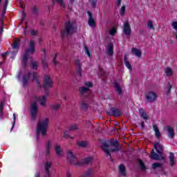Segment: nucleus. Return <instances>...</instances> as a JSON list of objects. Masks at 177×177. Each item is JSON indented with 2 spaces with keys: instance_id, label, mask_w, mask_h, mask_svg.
Segmentation results:
<instances>
[{
  "instance_id": "obj_21",
  "label": "nucleus",
  "mask_w": 177,
  "mask_h": 177,
  "mask_svg": "<svg viewBox=\"0 0 177 177\" xmlns=\"http://www.w3.org/2000/svg\"><path fill=\"white\" fill-rule=\"evenodd\" d=\"M165 74L166 77H172L174 72H172V69L169 67H167L165 69Z\"/></svg>"
},
{
  "instance_id": "obj_28",
  "label": "nucleus",
  "mask_w": 177,
  "mask_h": 177,
  "mask_svg": "<svg viewBox=\"0 0 177 177\" xmlns=\"http://www.w3.org/2000/svg\"><path fill=\"white\" fill-rule=\"evenodd\" d=\"M55 2H57L59 5L61 6L62 9H64L66 8V2L63 0H54Z\"/></svg>"
},
{
  "instance_id": "obj_61",
  "label": "nucleus",
  "mask_w": 177,
  "mask_h": 177,
  "mask_svg": "<svg viewBox=\"0 0 177 177\" xmlns=\"http://www.w3.org/2000/svg\"><path fill=\"white\" fill-rule=\"evenodd\" d=\"M78 74L80 75V76L81 77V72L78 71Z\"/></svg>"
},
{
  "instance_id": "obj_39",
  "label": "nucleus",
  "mask_w": 177,
  "mask_h": 177,
  "mask_svg": "<svg viewBox=\"0 0 177 177\" xmlns=\"http://www.w3.org/2000/svg\"><path fill=\"white\" fill-rule=\"evenodd\" d=\"M81 109H82V110H86L88 109V104L85 102H82L81 104Z\"/></svg>"
},
{
  "instance_id": "obj_27",
  "label": "nucleus",
  "mask_w": 177,
  "mask_h": 177,
  "mask_svg": "<svg viewBox=\"0 0 177 177\" xmlns=\"http://www.w3.org/2000/svg\"><path fill=\"white\" fill-rule=\"evenodd\" d=\"M172 88V85H171V83H167V86L165 87V91L168 95L169 92H171V89Z\"/></svg>"
},
{
  "instance_id": "obj_2",
  "label": "nucleus",
  "mask_w": 177,
  "mask_h": 177,
  "mask_svg": "<svg viewBox=\"0 0 177 177\" xmlns=\"http://www.w3.org/2000/svg\"><path fill=\"white\" fill-rule=\"evenodd\" d=\"M48 125H49V119L48 118L39 120L36 131V138H37V139L39 138V135L46 136Z\"/></svg>"
},
{
  "instance_id": "obj_43",
  "label": "nucleus",
  "mask_w": 177,
  "mask_h": 177,
  "mask_svg": "<svg viewBox=\"0 0 177 177\" xmlns=\"http://www.w3.org/2000/svg\"><path fill=\"white\" fill-rule=\"evenodd\" d=\"M113 115H116V117L121 115V111H120V110H118V109L114 110Z\"/></svg>"
},
{
  "instance_id": "obj_1",
  "label": "nucleus",
  "mask_w": 177,
  "mask_h": 177,
  "mask_svg": "<svg viewBox=\"0 0 177 177\" xmlns=\"http://www.w3.org/2000/svg\"><path fill=\"white\" fill-rule=\"evenodd\" d=\"M35 53V41H34L33 40H31L29 43H28V48L26 49L25 50V53L23 55L22 57H21V60H22V66H24V67H26V65L27 64V62H28V60H32V55H34V53Z\"/></svg>"
},
{
  "instance_id": "obj_36",
  "label": "nucleus",
  "mask_w": 177,
  "mask_h": 177,
  "mask_svg": "<svg viewBox=\"0 0 177 177\" xmlns=\"http://www.w3.org/2000/svg\"><path fill=\"white\" fill-rule=\"evenodd\" d=\"M92 161H93V158L92 157L86 158L84 159V164H89L92 162Z\"/></svg>"
},
{
  "instance_id": "obj_45",
  "label": "nucleus",
  "mask_w": 177,
  "mask_h": 177,
  "mask_svg": "<svg viewBox=\"0 0 177 177\" xmlns=\"http://www.w3.org/2000/svg\"><path fill=\"white\" fill-rule=\"evenodd\" d=\"M31 66L33 70H37L38 67V64L37 62H32Z\"/></svg>"
},
{
  "instance_id": "obj_49",
  "label": "nucleus",
  "mask_w": 177,
  "mask_h": 177,
  "mask_svg": "<svg viewBox=\"0 0 177 177\" xmlns=\"http://www.w3.org/2000/svg\"><path fill=\"white\" fill-rule=\"evenodd\" d=\"M6 8H8V0H6V4L4 6L3 11L6 12Z\"/></svg>"
},
{
  "instance_id": "obj_11",
  "label": "nucleus",
  "mask_w": 177,
  "mask_h": 177,
  "mask_svg": "<svg viewBox=\"0 0 177 177\" xmlns=\"http://www.w3.org/2000/svg\"><path fill=\"white\" fill-rule=\"evenodd\" d=\"M52 85H53V82H52V80H50V77H49V75H46L44 77V88H52Z\"/></svg>"
},
{
  "instance_id": "obj_56",
  "label": "nucleus",
  "mask_w": 177,
  "mask_h": 177,
  "mask_svg": "<svg viewBox=\"0 0 177 177\" xmlns=\"http://www.w3.org/2000/svg\"><path fill=\"white\" fill-rule=\"evenodd\" d=\"M53 63L55 65L57 64V62L56 61V59H54V60L53 61Z\"/></svg>"
},
{
  "instance_id": "obj_59",
  "label": "nucleus",
  "mask_w": 177,
  "mask_h": 177,
  "mask_svg": "<svg viewBox=\"0 0 177 177\" xmlns=\"http://www.w3.org/2000/svg\"><path fill=\"white\" fill-rule=\"evenodd\" d=\"M141 127H142V128H145V122L141 123Z\"/></svg>"
},
{
  "instance_id": "obj_55",
  "label": "nucleus",
  "mask_w": 177,
  "mask_h": 177,
  "mask_svg": "<svg viewBox=\"0 0 177 177\" xmlns=\"http://www.w3.org/2000/svg\"><path fill=\"white\" fill-rule=\"evenodd\" d=\"M92 3L93 7L96 6V1H93Z\"/></svg>"
},
{
  "instance_id": "obj_47",
  "label": "nucleus",
  "mask_w": 177,
  "mask_h": 177,
  "mask_svg": "<svg viewBox=\"0 0 177 177\" xmlns=\"http://www.w3.org/2000/svg\"><path fill=\"white\" fill-rule=\"evenodd\" d=\"M84 50L86 53V55L88 56V57H91V53L89 52V50L88 49V47H84Z\"/></svg>"
},
{
  "instance_id": "obj_46",
  "label": "nucleus",
  "mask_w": 177,
  "mask_h": 177,
  "mask_svg": "<svg viewBox=\"0 0 177 177\" xmlns=\"http://www.w3.org/2000/svg\"><path fill=\"white\" fill-rule=\"evenodd\" d=\"M125 13V6H122L120 10V14L122 16H124V14Z\"/></svg>"
},
{
  "instance_id": "obj_8",
  "label": "nucleus",
  "mask_w": 177,
  "mask_h": 177,
  "mask_svg": "<svg viewBox=\"0 0 177 177\" xmlns=\"http://www.w3.org/2000/svg\"><path fill=\"white\" fill-rule=\"evenodd\" d=\"M30 113L32 115V118H35L37 117V113H38V106L37 105V102H33L31 104L30 106Z\"/></svg>"
},
{
  "instance_id": "obj_38",
  "label": "nucleus",
  "mask_w": 177,
  "mask_h": 177,
  "mask_svg": "<svg viewBox=\"0 0 177 177\" xmlns=\"http://www.w3.org/2000/svg\"><path fill=\"white\" fill-rule=\"evenodd\" d=\"M78 129V125L77 124H72L70 127H69V131H75Z\"/></svg>"
},
{
  "instance_id": "obj_4",
  "label": "nucleus",
  "mask_w": 177,
  "mask_h": 177,
  "mask_svg": "<svg viewBox=\"0 0 177 177\" xmlns=\"http://www.w3.org/2000/svg\"><path fill=\"white\" fill-rule=\"evenodd\" d=\"M37 77H38V75L35 73H25V75L24 76V78H23L24 85H27V81H30V80H35L37 84H39V83L38 82V80H37Z\"/></svg>"
},
{
  "instance_id": "obj_57",
  "label": "nucleus",
  "mask_w": 177,
  "mask_h": 177,
  "mask_svg": "<svg viewBox=\"0 0 177 177\" xmlns=\"http://www.w3.org/2000/svg\"><path fill=\"white\" fill-rule=\"evenodd\" d=\"M76 64H77V67H79V68H80V61H76Z\"/></svg>"
},
{
  "instance_id": "obj_13",
  "label": "nucleus",
  "mask_w": 177,
  "mask_h": 177,
  "mask_svg": "<svg viewBox=\"0 0 177 177\" xmlns=\"http://www.w3.org/2000/svg\"><path fill=\"white\" fill-rule=\"evenodd\" d=\"M84 85L87 87H82L80 88V93H85V92H89V88H92L93 85L92 84V82H87L84 83Z\"/></svg>"
},
{
  "instance_id": "obj_6",
  "label": "nucleus",
  "mask_w": 177,
  "mask_h": 177,
  "mask_svg": "<svg viewBox=\"0 0 177 177\" xmlns=\"http://www.w3.org/2000/svg\"><path fill=\"white\" fill-rule=\"evenodd\" d=\"M123 32L127 35V37H129L132 32V29L131 28V25L128 21H126L123 24Z\"/></svg>"
},
{
  "instance_id": "obj_25",
  "label": "nucleus",
  "mask_w": 177,
  "mask_h": 177,
  "mask_svg": "<svg viewBox=\"0 0 177 177\" xmlns=\"http://www.w3.org/2000/svg\"><path fill=\"white\" fill-rule=\"evenodd\" d=\"M153 131H155V135L156 138H160V136L161 135V133H160V130H158V127H157V125L153 124Z\"/></svg>"
},
{
  "instance_id": "obj_63",
  "label": "nucleus",
  "mask_w": 177,
  "mask_h": 177,
  "mask_svg": "<svg viewBox=\"0 0 177 177\" xmlns=\"http://www.w3.org/2000/svg\"><path fill=\"white\" fill-rule=\"evenodd\" d=\"M0 66H2V62H0Z\"/></svg>"
},
{
  "instance_id": "obj_60",
  "label": "nucleus",
  "mask_w": 177,
  "mask_h": 177,
  "mask_svg": "<svg viewBox=\"0 0 177 177\" xmlns=\"http://www.w3.org/2000/svg\"><path fill=\"white\" fill-rule=\"evenodd\" d=\"M176 39L177 40V33L175 34Z\"/></svg>"
},
{
  "instance_id": "obj_23",
  "label": "nucleus",
  "mask_w": 177,
  "mask_h": 177,
  "mask_svg": "<svg viewBox=\"0 0 177 177\" xmlns=\"http://www.w3.org/2000/svg\"><path fill=\"white\" fill-rule=\"evenodd\" d=\"M50 107L54 111H57V110L60 109V103L57 102L55 104H53L50 106Z\"/></svg>"
},
{
  "instance_id": "obj_64",
  "label": "nucleus",
  "mask_w": 177,
  "mask_h": 177,
  "mask_svg": "<svg viewBox=\"0 0 177 177\" xmlns=\"http://www.w3.org/2000/svg\"><path fill=\"white\" fill-rule=\"evenodd\" d=\"M55 57H57V54L55 55Z\"/></svg>"
},
{
  "instance_id": "obj_9",
  "label": "nucleus",
  "mask_w": 177,
  "mask_h": 177,
  "mask_svg": "<svg viewBox=\"0 0 177 177\" xmlns=\"http://www.w3.org/2000/svg\"><path fill=\"white\" fill-rule=\"evenodd\" d=\"M167 135L168 138L170 139H173V138L175 137V130L174 129V127L171 126H167L165 127Z\"/></svg>"
},
{
  "instance_id": "obj_40",
  "label": "nucleus",
  "mask_w": 177,
  "mask_h": 177,
  "mask_svg": "<svg viewBox=\"0 0 177 177\" xmlns=\"http://www.w3.org/2000/svg\"><path fill=\"white\" fill-rule=\"evenodd\" d=\"M15 124H16V113H13V122H12L11 131H13V128H15Z\"/></svg>"
},
{
  "instance_id": "obj_24",
  "label": "nucleus",
  "mask_w": 177,
  "mask_h": 177,
  "mask_svg": "<svg viewBox=\"0 0 177 177\" xmlns=\"http://www.w3.org/2000/svg\"><path fill=\"white\" fill-rule=\"evenodd\" d=\"M119 171L122 176H125V175H127V173L125 171V167L123 165H120L119 166Z\"/></svg>"
},
{
  "instance_id": "obj_20",
  "label": "nucleus",
  "mask_w": 177,
  "mask_h": 177,
  "mask_svg": "<svg viewBox=\"0 0 177 177\" xmlns=\"http://www.w3.org/2000/svg\"><path fill=\"white\" fill-rule=\"evenodd\" d=\"M55 152L57 157H62L63 154V151H62V148L57 145H55Z\"/></svg>"
},
{
  "instance_id": "obj_29",
  "label": "nucleus",
  "mask_w": 177,
  "mask_h": 177,
  "mask_svg": "<svg viewBox=\"0 0 177 177\" xmlns=\"http://www.w3.org/2000/svg\"><path fill=\"white\" fill-rule=\"evenodd\" d=\"M124 64L129 70H132V66H131V64H129V61H128V59H127V56L124 57Z\"/></svg>"
},
{
  "instance_id": "obj_30",
  "label": "nucleus",
  "mask_w": 177,
  "mask_h": 177,
  "mask_svg": "<svg viewBox=\"0 0 177 177\" xmlns=\"http://www.w3.org/2000/svg\"><path fill=\"white\" fill-rule=\"evenodd\" d=\"M109 35L114 36L115 34H117V28L113 27L109 30Z\"/></svg>"
},
{
  "instance_id": "obj_18",
  "label": "nucleus",
  "mask_w": 177,
  "mask_h": 177,
  "mask_svg": "<svg viewBox=\"0 0 177 177\" xmlns=\"http://www.w3.org/2000/svg\"><path fill=\"white\" fill-rule=\"evenodd\" d=\"M154 149H156L158 154H162V145L160 143L157 142L154 144Z\"/></svg>"
},
{
  "instance_id": "obj_53",
  "label": "nucleus",
  "mask_w": 177,
  "mask_h": 177,
  "mask_svg": "<svg viewBox=\"0 0 177 177\" xmlns=\"http://www.w3.org/2000/svg\"><path fill=\"white\" fill-rule=\"evenodd\" d=\"M23 75V73L21 72H19L18 73V78H20Z\"/></svg>"
},
{
  "instance_id": "obj_54",
  "label": "nucleus",
  "mask_w": 177,
  "mask_h": 177,
  "mask_svg": "<svg viewBox=\"0 0 177 177\" xmlns=\"http://www.w3.org/2000/svg\"><path fill=\"white\" fill-rule=\"evenodd\" d=\"M42 63H43V66L44 67H46V66H48V64L46 62H45L43 61Z\"/></svg>"
},
{
  "instance_id": "obj_22",
  "label": "nucleus",
  "mask_w": 177,
  "mask_h": 177,
  "mask_svg": "<svg viewBox=\"0 0 177 177\" xmlns=\"http://www.w3.org/2000/svg\"><path fill=\"white\" fill-rule=\"evenodd\" d=\"M113 85L115 88V92L118 94V95H121L122 91L121 90V87L120 86V84L118 83H117L116 82H115L113 83Z\"/></svg>"
},
{
  "instance_id": "obj_50",
  "label": "nucleus",
  "mask_w": 177,
  "mask_h": 177,
  "mask_svg": "<svg viewBox=\"0 0 177 177\" xmlns=\"http://www.w3.org/2000/svg\"><path fill=\"white\" fill-rule=\"evenodd\" d=\"M37 30H32L31 31V35H37Z\"/></svg>"
},
{
  "instance_id": "obj_33",
  "label": "nucleus",
  "mask_w": 177,
  "mask_h": 177,
  "mask_svg": "<svg viewBox=\"0 0 177 177\" xmlns=\"http://www.w3.org/2000/svg\"><path fill=\"white\" fill-rule=\"evenodd\" d=\"M170 164L171 166L175 165V158H174V153H170L169 156Z\"/></svg>"
},
{
  "instance_id": "obj_42",
  "label": "nucleus",
  "mask_w": 177,
  "mask_h": 177,
  "mask_svg": "<svg viewBox=\"0 0 177 177\" xmlns=\"http://www.w3.org/2000/svg\"><path fill=\"white\" fill-rule=\"evenodd\" d=\"M171 27H172V28H174V30H175V31H177V21H176L171 22Z\"/></svg>"
},
{
  "instance_id": "obj_37",
  "label": "nucleus",
  "mask_w": 177,
  "mask_h": 177,
  "mask_svg": "<svg viewBox=\"0 0 177 177\" xmlns=\"http://www.w3.org/2000/svg\"><path fill=\"white\" fill-rule=\"evenodd\" d=\"M8 55H9L10 56H16V55H17V51L14 52V53H6L3 54L2 56H3V57H6V56H8Z\"/></svg>"
},
{
  "instance_id": "obj_32",
  "label": "nucleus",
  "mask_w": 177,
  "mask_h": 177,
  "mask_svg": "<svg viewBox=\"0 0 177 177\" xmlns=\"http://www.w3.org/2000/svg\"><path fill=\"white\" fill-rule=\"evenodd\" d=\"M46 154H49V149L52 147V142L50 141H48L46 144Z\"/></svg>"
},
{
  "instance_id": "obj_3",
  "label": "nucleus",
  "mask_w": 177,
  "mask_h": 177,
  "mask_svg": "<svg viewBox=\"0 0 177 177\" xmlns=\"http://www.w3.org/2000/svg\"><path fill=\"white\" fill-rule=\"evenodd\" d=\"M102 150L106 153V156H111L110 153H111V151H118V145L115 142L109 146L104 143L102 145Z\"/></svg>"
},
{
  "instance_id": "obj_41",
  "label": "nucleus",
  "mask_w": 177,
  "mask_h": 177,
  "mask_svg": "<svg viewBox=\"0 0 177 177\" xmlns=\"http://www.w3.org/2000/svg\"><path fill=\"white\" fill-rule=\"evenodd\" d=\"M138 164L141 169H146V166H145V164H143V162H142V160H138Z\"/></svg>"
},
{
  "instance_id": "obj_51",
  "label": "nucleus",
  "mask_w": 177,
  "mask_h": 177,
  "mask_svg": "<svg viewBox=\"0 0 177 177\" xmlns=\"http://www.w3.org/2000/svg\"><path fill=\"white\" fill-rule=\"evenodd\" d=\"M116 5L120 6V5H121V0H116Z\"/></svg>"
},
{
  "instance_id": "obj_26",
  "label": "nucleus",
  "mask_w": 177,
  "mask_h": 177,
  "mask_svg": "<svg viewBox=\"0 0 177 177\" xmlns=\"http://www.w3.org/2000/svg\"><path fill=\"white\" fill-rule=\"evenodd\" d=\"M147 26L149 30H155L154 24L153 23V21H148Z\"/></svg>"
},
{
  "instance_id": "obj_17",
  "label": "nucleus",
  "mask_w": 177,
  "mask_h": 177,
  "mask_svg": "<svg viewBox=\"0 0 177 177\" xmlns=\"http://www.w3.org/2000/svg\"><path fill=\"white\" fill-rule=\"evenodd\" d=\"M131 53H133V55H135L136 57H142V51L140 49L133 48L131 49Z\"/></svg>"
},
{
  "instance_id": "obj_16",
  "label": "nucleus",
  "mask_w": 177,
  "mask_h": 177,
  "mask_svg": "<svg viewBox=\"0 0 177 177\" xmlns=\"http://www.w3.org/2000/svg\"><path fill=\"white\" fill-rule=\"evenodd\" d=\"M113 49L114 48L113 46V43H110L106 46V50L107 53H109V56H113V55L114 54Z\"/></svg>"
},
{
  "instance_id": "obj_44",
  "label": "nucleus",
  "mask_w": 177,
  "mask_h": 177,
  "mask_svg": "<svg viewBox=\"0 0 177 177\" xmlns=\"http://www.w3.org/2000/svg\"><path fill=\"white\" fill-rule=\"evenodd\" d=\"M160 167H161V163H160V162L153 163L152 165V168H153V169L158 168Z\"/></svg>"
},
{
  "instance_id": "obj_7",
  "label": "nucleus",
  "mask_w": 177,
  "mask_h": 177,
  "mask_svg": "<svg viewBox=\"0 0 177 177\" xmlns=\"http://www.w3.org/2000/svg\"><path fill=\"white\" fill-rule=\"evenodd\" d=\"M67 158L68 161H70L71 164H74V165L78 164V162H77V157L74 153H73V151H71V150L68 151Z\"/></svg>"
},
{
  "instance_id": "obj_14",
  "label": "nucleus",
  "mask_w": 177,
  "mask_h": 177,
  "mask_svg": "<svg viewBox=\"0 0 177 177\" xmlns=\"http://www.w3.org/2000/svg\"><path fill=\"white\" fill-rule=\"evenodd\" d=\"M88 15V24L90 27H95L96 26V23L95 22V19H93V17H92V13L91 12H87Z\"/></svg>"
},
{
  "instance_id": "obj_34",
  "label": "nucleus",
  "mask_w": 177,
  "mask_h": 177,
  "mask_svg": "<svg viewBox=\"0 0 177 177\" xmlns=\"http://www.w3.org/2000/svg\"><path fill=\"white\" fill-rule=\"evenodd\" d=\"M77 145L80 147H86V146H88V142L86 141H80L77 142Z\"/></svg>"
},
{
  "instance_id": "obj_19",
  "label": "nucleus",
  "mask_w": 177,
  "mask_h": 177,
  "mask_svg": "<svg viewBox=\"0 0 177 177\" xmlns=\"http://www.w3.org/2000/svg\"><path fill=\"white\" fill-rule=\"evenodd\" d=\"M139 113H140V117H142L143 120H145V121H147V120H149V115L143 109H140Z\"/></svg>"
},
{
  "instance_id": "obj_15",
  "label": "nucleus",
  "mask_w": 177,
  "mask_h": 177,
  "mask_svg": "<svg viewBox=\"0 0 177 177\" xmlns=\"http://www.w3.org/2000/svg\"><path fill=\"white\" fill-rule=\"evenodd\" d=\"M152 160H164V157H162V153H154V151L151 152V155L149 156Z\"/></svg>"
},
{
  "instance_id": "obj_31",
  "label": "nucleus",
  "mask_w": 177,
  "mask_h": 177,
  "mask_svg": "<svg viewBox=\"0 0 177 177\" xmlns=\"http://www.w3.org/2000/svg\"><path fill=\"white\" fill-rule=\"evenodd\" d=\"M51 165H52L51 162L46 163L45 168H46V172L47 174V176H49V169L50 168Z\"/></svg>"
},
{
  "instance_id": "obj_35",
  "label": "nucleus",
  "mask_w": 177,
  "mask_h": 177,
  "mask_svg": "<svg viewBox=\"0 0 177 177\" xmlns=\"http://www.w3.org/2000/svg\"><path fill=\"white\" fill-rule=\"evenodd\" d=\"M19 45H20V40H16L14 42V44L12 45V48L13 49H19Z\"/></svg>"
},
{
  "instance_id": "obj_5",
  "label": "nucleus",
  "mask_w": 177,
  "mask_h": 177,
  "mask_svg": "<svg viewBox=\"0 0 177 177\" xmlns=\"http://www.w3.org/2000/svg\"><path fill=\"white\" fill-rule=\"evenodd\" d=\"M75 29L74 27H73V24L70 22H66L65 25V29L61 31V34L62 37H64L66 35H68V34H73L74 32Z\"/></svg>"
},
{
  "instance_id": "obj_48",
  "label": "nucleus",
  "mask_w": 177,
  "mask_h": 177,
  "mask_svg": "<svg viewBox=\"0 0 177 177\" xmlns=\"http://www.w3.org/2000/svg\"><path fill=\"white\" fill-rule=\"evenodd\" d=\"M4 106H5L4 102H1L0 103V113H2Z\"/></svg>"
},
{
  "instance_id": "obj_12",
  "label": "nucleus",
  "mask_w": 177,
  "mask_h": 177,
  "mask_svg": "<svg viewBox=\"0 0 177 177\" xmlns=\"http://www.w3.org/2000/svg\"><path fill=\"white\" fill-rule=\"evenodd\" d=\"M146 97L149 102H154L157 99V94L153 91H149L146 95Z\"/></svg>"
},
{
  "instance_id": "obj_52",
  "label": "nucleus",
  "mask_w": 177,
  "mask_h": 177,
  "mask_svg": "<svg viewBox=\"0 0 177 177\" xmlns=\"http://www.w3.org/2000/svg\"><path fill=\"white\" fill-rule=\"evenodd\" d=\"M37 12H38V8H33V12H34V13H37Z\"/></svg>"
},
{
  "instance_id": "obj_62",
  "label": "nucleus",
  "mask_w": 177,
  "mask_h": 177,
  "mask_svg": "<svg viewBox=\"0 0 177 177\" xmlns=\"http://www.w3.org/2000/svg\"><path fill=\"white\" fill-rule=\"evenodd\" d=\"M38 176H39V175H38V174H36V175H35V177H38Z\"/></svg>"
},
{
  "instance_id": "obj_10",
  "label": "nucleus",
  "mask_w": 177,
  "mask_h": 177,
  "mask_svg": "<svg viewBox=\"0 0 177 177\" xmlns=\"http://www.w3.org/2000/svg\"><path fill=\"white\" fill-rule=\"evenodd\" d=\"M34 100H35V102H39V103H40L41 106H42L43 107H45V106L46 105V95L34 97Z\"/></svg>"
},
{
  "instance_id": "obj_58",
  "label": "nucleus",
  "mask_w": 177,
  "mask_h": 177,
  "mask_svg": "<svg viewBox=\"0 0 177 177\" xmlns=\"http://www.w3.org/2000/svg\"><path fill=\"white\" fill-rule=\"evenodd\" d=\"M0 31L1 32L3 31V28L2 27V26H0Z\"/></svg>"
}]
</instances>
